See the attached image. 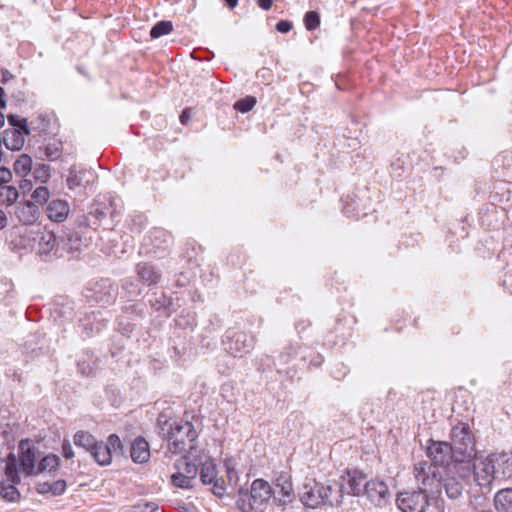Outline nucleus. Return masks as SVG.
<instances>
[{
    "label": "nucleus",
    "mask_w": 512,
    "mask_h": 512,
    "mask_svg": "<svg viewBox=\"0 0 512 512\" xmlns=\"http://www.w3.org/2000/svg\"><path fill=\"white\" fill-rule=\"evenodd\" d=\"M293 28V24L291 21L288 20H280L276 24V30L280 33H288Z\"/></svg>",
    "instance_id": "nucleus-56"
},
{
    "label": "nucleus",
    "mask_w": 512,
    "mask_h": 512,
    "mask_svg": "<svg viewBox=\"0 0 512 512\" xmlns=\"http://www.w3.org/2000/svg\"><path fill=\"white\" fill-rule=\"evenodd\" d=\"M272 496L270 484L262 479H255L250 489L240 488L236 506L241 512H252L265 505Z\"/></svg>",
    "instance_id": "nucleus-4"
},
{
    "label": "nucleus",
    "mask_w": 512,
    "mask_h": 512,
    "mask_svg": "<svg viewBox=\"0 0 512 512\" xmlns=\"http://www.w3.org/2000/svg\"><path fill=\"white\" fill-rule=\"evenodd\" d=\"M85 175V171L78 169L76 165H73L69 168V173L66 179V184L70 190H75L76 188L83 187V178Z\"/></svg>",
    "instance_id": "nucleus-35"
},
{
    "label": "nucleus",
    "mask_w": 512,
    "mask_h": 512,
    "mask_svg": "<svg viewBox=\"0 0 512 512\" xmlns=\"http://www.w3.org/2000/svg\"><path fill=\"white\" fill-rule=\"evenodd\" d=\"M15 215L24 225H32L39 219V206L32 201H25L16 206Z\"/></svg>",
    "instance_id": "nucleus-17"
},
{
    "label": "nucleus",
    "mask_w": 512,
    "mask_h": 512,
    "mask_svg": "<svg viewBox=\"0 0 512 512\" xmlns=\"http://www.w3.org/2000/svg\"><path fill=\"white\" fill-rule=\"evenodd\" d=\"M25 136L27 135L19 132V130L6 129L3 132L1 141L4 143L7 149L11 151H19L24 146Z\"/></svg>",
    "instance_id": "nucleus-25"
},
{
    "label": "nucleus",
    "mask_w": 512,
    "mask_h": 512,
    "mask_svg": "<svg viewBox=\"0 0 512 512\" xmlns=\"http://www.w3.org/2000/svg\"><path fill=\"white\" fill-rule=\"evenodd\" d=\"M60 464V458L56 454L49 453L40 458L38 465L36 466V475L48 472L53 474L57 471Z\"/></svg>",
    "instance_id": "nucleus-28"
},
{
    "label": "nucleus",
    "mask_w": 512,
    "mask_h": 512,
    "mask_svg": "<svg viewBox=\"0 0 512 512\" xmlns=\"http://www.w3.org/2000/svg\"><path fill=\"white\" fill-rule=\"evenodd\" d=\"M342 478L348 485L349 489L347 493L349 495L360 496L364 492L366 475L362 471L357 469H348Z\"/></svg>",
    "instance_id": "nucleus-18"
},
{
    "label": "nucleus",
    "mask_w": 512,
    "mask_h": 512,
    "mask_svg": "<svg viewBox=\"0 0 512 512\" xmlns=\"http://www.w3.org/2000/svg\"><path fill=\"white\" fill-rule=\"evenodd\" d=\"M332 492V486L324 485L315 479H307L302 486L299 498L302 504L308 508H317L320 505L333 506L329 500Z\"/></svg>",
    "instance_id": "nucleus-5"
},
{
    "label": "nucleus",
    "mask_w": 512,
    "mask_h": 512,
    "mask_svg": "<svg viewBox=\"0 0 512 512\" xmlns=\"http://www.w3.org/2000/svg\"><path fill=\"white\" fill-rule=\"evenodd\" d=\"M11 180L12 172L5 167H0V185H7Z\"/></svg>",
    "instance_id": "nucleus-55"
},
{
    "label": "nucleus",
    "mask_w": 512,
    "mask_h": 512,
    "mask_svg": "<svg viewBox=\"0 0 512 512\" xmlns=\"http://www.w3.org/2000/svg\"><path fill=\"white\" fill-rule=\"evenodd\" d=\"M97 442L98 441L95 439V437L86 431H78L74 435V444L77 447H81L90 453Z\"/></svg>",
    "instance_id": "nucleus-34"
},
{
    "label": "nucleus",
    "mask_w": 512,
    "mask_h": 512,
    "mask_svg": "<svg viewBox=\"0 0 512 512\" xmlns=\"http://www.w3.org/2000/svg\"><path fill=\"white\" fill-rule=\"evenodd\" d=\"M67 487V483L63 479H59L53 483H51V494L53 496H60L62 495Z\"/></svg>",
    "instance_id": "nucleus-54"
},
{
    "label": "nucleus",
    "mask_w": 512,
    "mask_h": 512,
    "mask_svg": "<svg viewBox=\"0 0 512 512\" xmlns=\"http://www.w3.org/2000/svg\"><path fill=\"white\" fill-rule=\"evenodd\" d=\"M38 250L45 261L50 260L52 256L59 258L58 236L52 231L42 232L38 242Z\"/></svg>",
    "instance_id": "nucleus-15"
},
{
    "label": "nucleus",
    "mask_w": 512,
    "mask_h": 512,
    "mask_svg": "<svg viewBox=\"0 0 512 512\" xmlns=\"http://www.w3.org/2000/svg\"><path fill=\"white\" fill-rule=\"evenodd\" d=\"M256 98L253 96H246L244 98H241L237 100L234 103V109L241 112V113H247L251 111L254 106L256 105Z\"/></svg>",
    "instance_id": "nucleus-45"
},
{
    "label": "nucleus",
    "mask_w": 512,
    "mask_h": 512,
    "mask_svg": "<svg viewBox=\"0 0 512 512\" xmlns=\"http://www.w3.org/2000/svg\"><path fill=\"white\" fill-rule=\"evenodd\" d=\"M121 288L127 297H136L141 294V288L131 278H124L121 280Z\"/></svg>",
    "instance_id": "nucleus-43"
},
{
    "label": "nucleus",
    "mask_w": 512,
    "mask_h": 512,
    "mask_svg": "<svg viewBox=\"0 0 512 512\" xmlns=\"http://www.w3.org/2000/svg\"><path fill=\"white\" fill-rule=\"evenodd\" d=\"M36 490L39 494L51 493V483L43 482L37 485Z\"/></svg>",
    "instance_id": "nucleus-60"
},
{
    "label": "nucleus",
    "mask_w": 512,
    "mask_h": 512,
    "mask_svg": "<svg viewBox=\"0 0 512 512\" xmlns=\"http://www.w3.org/2000/svg\"><path fill=\"white\" fill-rule=\"evenodd\" d=\"M130 457L134 463H145L150 458V445L148 441L142 437H136L130 445Z\"/></svg>",
    "instance_id": "nucleus-19"
},
{
    "label": "nucleus",
    "mask_w": 512,
    "mask_h": 512,
    "mask_svg": "<svg viewBox=\"0 0 512 512\" xmlns=\"http://www.w3.org/2000/svg\"><path fill=\"white\" fill-rule=\"evenodd\" d=\"M256 2L263 10H269L273 5V0H256Z\"/></svg>",
    "instance_id": "nucleus-62"
},
{
    "label": "nucleus",
    "mask_w": 512,
    "mask_h": 512,
    "mask_svg": "<svg viewBox=\"0 0 512 512\" xmlns=\"http://www.w3.org/2000/svg\"><path fill=\"white\" fill-rule=\"evenodd\" d=\"M5 475L13 484H19L21 479L18 470V461L13 453H9L6 458Z\"/></svg>",
    "instance_id": "nucleus-33"
},
{
    "label": "nucleus",
    "mask_w": 512,
    "mask_h": 512,
    "mask_svg": "<svg viewBox=\"0 0 512 512\" xmlns=\"http://www.w3.org/2000/svg\"><path fill=\"white\" fill-rule=\"evenodd\" d=\"M19 463L26 476H36V448L30 439H22L18 444Z\"/></svg>",
    "instance_id": "nucleus-9"
},
{
    "label": "nucleus",
    "mask_w": 512,
    "mask_h": 512,
    "mask_svg": "<svg viewBox=\"0 0 512 512\" xmlns=\"http://www.w3.org/2000/svg\"><path fill=\"white\" fill-rule=\"evenodd\" d=\"M295 354L296 348L294 347V345L289 344L285 346L278 356L279 363L281 365L288 364L290 360L295 356Z\"/></svg>",
    "instance_id": "nucleus-51"
},
{
    "label": "nucleus",
    "mask_w": 512,
    "mask_h": 512,
    "mask_svg": "<svg viewBox=\"0 0 512 512\" xmlns=\"http://www.w3.org/2000/svg\"><path fill=\"white\" fill-rule=\"evenodd\" d=\"M105 444L111 451L112 455L113 454L124 455V453H125L124 445L117 434L109 435L107 443H105Z\"/></svg>",
    "instance_id": "nucleus-44"
},
{
    "label": "nucleus",
    "mask_w": 512,
    "mask_h": 512,
    "mask_svg": "<svg viewBox=\"0 0 512 512\" xmlns=\"http://www.w3.org/2000/svg\"><path fill=\"white\" fill-rule=\"evenodd\" d=\"M90 454L101 466L109 465L112 461L111 451L103 441H98Z\"/></svg>",
    "instance_id": "nucleus-32"
},
{
    "label": "nucleus",
    "mask_w": 512,
    "mask_h": 512,
    "mask_svg": "<svg viewBox=\"0 0 512 512\" xmlns=\"http://www.w3.org/2000/svg\"><path fill=\"white\" fill-rule=\"evenodd\" d=\"M107 314L108 312L100 310L85 314V316L79 320V326L82 328L83 334L86 337H91L105 329L110 320Z\"/></svg>",
    "instance_id": "nucleus-10"
},
{
    "label": "nucleus",
    "mask_w": 512,
    "mask_h": 512,
    "mask_svg": "<svg viewBox=\"0 0 512 512\" xmlns=\"http://www.w3.org/2000/svg\"><path fill=\"white\" fill-rule=\"evenodd\" d=\"M149 239L155 247V253L164 252L170 248L173 237L170 232L163 228H155L150 232Z\"/></svg>",
    "instance_id": "nucleus-24"
},
{
    "label": "nucleus",
    "mask_w": 512,
    "mask_h": 512,
    "mask_svg": "<svg viewBox=\"0 0 512 512\" xmlns=\"http://www.w3.org/2000/svg\"><path fill=\"white\" fill-rule=\"evenodd\" d=\"M494 505L498 512H512V488L500 489L494 496Z\"/></svg>",
    "instance_id": "nucleus-27"
},
{
    "label": "nucleus",
    "mask_w": 512,
    "mask_h": 512,
    "mask_svg": "<svg viewBox=\"0 0 512 512\" xmlns=\"http://www.w3.org/2000/svg\"><path fill=\"white\" fill-rule=\"evenodd\" d=\"M311 325L309 320L301 319L295 323V329L301 335Z\"/></svg>",
    "instance_id": "nucleus-58"
},
{
    "label": "nucleus",
    "mask_w": 512,
    "mask_h": 512,
    "mask_svg": "<svg viewBox=\"0 0 512 512\" xmlns=\"http://www.w3.org/2000/svg\"><path fill=\"white\" fill-rule=\"evenodd\" d=\"M50 193L47 187L45 186H39L37 187L31 197L35 201V204L43 205L44 203L48 202Z\"/></svg>",
    "instance_id": "nucleus-50"
},
{
    "label": "nucleus",
    "mask_w": 512,
    "mask_h": 512,
    "mask_svg": "<svg viewBox=\"0 0 512 512\" xmlns=\"http://www.w3.org/2000/svg\"><path fill=\"white\" fill-rule=\"evenodd\" d=\"M304 25L308 31H313L320 26V14L317 11H308L304 15Z\"/></svg>",
    "instance_id": "nucleus-47"
},
{
    "label": "nucleus",
    "mask_w": 512,
    "mask_h": 512,
    "mask_svg": "<svg viewBox=\"0 0 512 512\" xmlns=\"http://www.w3.org/2000/svg\"><path fill=\"white\" fill-rule=\"evenodd\" d=\"M128 222L131 232L141 233L146 228L148 220L144 214L138 213L130 215Z\"/></svg>",
    "instance_id": "nucleus-40"
},
{
    "label": "nucleus",
    "mask_w": 512,
    "mask_h": 512,
    "mask_svg": "<svg viewBox=\"0 0 512 512\" xmlns=\"http://www.w3.org/2000/svg\"><path fill=\"white\" fill-rule=\"evenodd\" d=\"M173 30V24L171 21L162 20L157 22L150 30V36L153 39L160 38L164 35L169 34Z\"/></svg>",
    "instance_id": "nucleus-41"
},
{
    "label": "nucleus",
    "mask_w": 512,
    "mask_h": 512,
    "mask_svg": "<svg viewBox=\"0 0 512 512\" xmlns=\"http://www.w3.org/2000/svg\"><path fill=\"white\" fill-rule=\"evenodd\" d=\"M62 452H63V456L66 459H71V458L74 457V451H73L72 446H71L69 441H64L63 442V444H62Z\"/></svg>",
    "instance_id": "nucleus-57"
},
{
    "label": "nucleus",
    "mask_w": 512,
    "mask_h": 512,
    "mask_svg": "<svg viewBox=\"0 0 512 512\" xmlns=\"http://www.w3.org/2000/svg\"><path fill=\"white\" fill-rule=\"evenodd\" d=\"M189 119H190V111H189V109H184L180 115V122L182 124H187Z\"/></svg>",
    "instance_id": "nucleus-64"
},
{
    "label": "nucleus",
    "mask_w": 512,
    "mask_h": 512,
    "mask_svg": "<svg viewBox=\"0 0 512 512\" xmlns=\"http://www.w3.org/2000/svg\"><path fill=\"white\" fill-rule=\"evenodd\" d=\"M276 486L280 489L278 493L280 496L274 497V501L277 502L278 505L284 506L294 500L295 494L290 477L283 474L280 475L277 478Z\"/></svg>",
    "instance_id": "nucleus-20"
},
{
    "label": "nucleus",
    "mask_w": 512,
    "mask_h": 512,
    "mask_svg": "<svg viewBox=\"0 0 512 512\" xmlns=\"http://www.w3.org/2000/svg\"><path fill=\"white\" fill-rule=\"evenodd\" d=\"M191 481L192 480L190 478H186L184 474H180L179 472H176L171 476V483L177 488L190 489L192 488Z\"/></svg>",
    "instance_id": "nucleus-49"
},
{
    "label": "nucleus",
    "mask_w": 512,
    "mask_h": 512,
    "mask_svg": "<svg viewBox=\"0 0 512 512\" xmlns=\"http://www.w3.org/2000/svg\"><path fill=\"white\" fill-rule=\"evenodd\" d=\"M135 272L138 279L147 286L157 285L162 278V273L159 268L150 262H139L135 267Z\"/></svg>",
    "instance_id": "nucleus-13"
},
{
    "label": "nucleus",
    "mask_w": 512,
    "mask_h": 512,
    "mask_svg": "<svg viewBox=\"0 0 512 512\" xmlns=\"http://www.w3.org/2000/svg\"><path fill=\"white\" fill-rule=\"evenodd\" d=\"M8 124L12 127L10 130H19V132L30 135L31 131L28 127L27 119L16 114L7 116Z\"/></svg>",
    "instance_id": "nucleus-38"
},
{
    "label": "nucleus",
    "mask_w": 512,
    "mask_h": 512,
    "mask_svg": "<svg viewBox=\"0 0 512 512\" xmlns=\"http://www.w3.org/2000/svg\"><path fill=\"white\" fill-rule=\"evenodd\" d=\"M201 465L200 480L204 485L211 484L217 478V466L211 458L204 462L199 461Z\"/></svg>",
    "instance_id": "nucleus-30"
},
{
    "label": "nucleus",
    "mask_w": 512,
    "mask_h": 512,
    "mask_svg": "<svg viewBox=\"0 0 512 512\" xmlns=\"http://www.w3.org/2000/svg\"><path fill=\"white\" fill-rule=\"evenodd\" d=\"M43 157L48 161L58 160L63 153V143L59 139H48L43 143V146L39 148Z\"/></svg>",
    "instance_id": "nucleus-26"
},
{
    "label": "nucleus",
    "mask_w": 512,
    "mask_h": 512,
    "mask_svg": "<svg viewBox=\"0 0 512 512\" xmlns=\"http://www.w3.org/2000/svg\"><path fill=\"white\" fill-rule=\"evenodd\" d=\"M146 305L141 301H128L121 307V315L128 319L135 320L136 318H143L145 316Z\"/></svg>",
    "instance_id": "nucleus-29"
},
{
    "label": "nucleus",
    "mask_w": 512,
    "mask_h": 512,
    "mask_svg": "<svg viewBox=\"0 0 512 512\" xmlns=\"http://www.w3.org/2000/svg\"><path fill=\"white\" fill-rule=\"evenodd\" d=\"M189 284V278L184 274L180 273L175 281L177 287H185Z\"/></svg>",
    "instance_id": "nucleus-61"
},
{
    "label": "nucleus",
    "mask_w": 512,
    "mask_h": 512,
    "mask_svg": "<svg viewBox=\"0 0 512 512\" xmlns=\"http://www.w3.org/2000/svg\"><path fill=\"white\" fill-rule=\"evenodd\" d=\"M70 212L67 201L61 199H53L48 202L46 207L47 217L54 222H63L66 220Z\"/></svg>",
    "instance_id": "nucleus-21"
},
{
    "label": "nucleus",
    "mask_w": 512,
    "mask_h": 512,
    "mask_svg": "<svg viewBox=\"0 0 512 512\" xmlns=\"http://www.w3.org/2000/svg\"><path fill=\"white\" fill-rule=\"evenodd\" d=\"M116 329L124 336H130V334L134 331L136 324L131 320L125 317L124 315L119 314L116 318Z\"/></svg>",
    "instance_id": "nucleus-42"
},
{
    "label": "nucleus",
    "mask_w": 512,
    "mask_h": 512,
    "mask_svg": "<svg viewBox=\"0 0 512 512\" xmlns=\"http://www.w3.org/2000/svg\"><path fill=\"white\" fill-rule=\"evenodd\" d=\"M468 505L476 512L488 508L489 500L482 494H475L470 497Z\"/></svg>",
    "instance_id": "nucleus-46"
},
{
    "label": "nucleus",
    "mask_w": 512,
    "mask_h": 512,
    "mask_svg": "<svg viewBox=\"0 0 512 512\" xmlns=\"http://www.w3.org/2000/svg\"><path fill=\"white\" fill-rule=\"evenodd\" d=\"M34 178L42 183L47 182L50 178V167L46 164H40L34 170Z\"/></svg>",
    "instance_id": "nucleus-52"
},
{
    "label": "nucleus",
    "mask_w": 512,
    "mask_h": 512,
    "mask_svg": "<svg viewBox=\"0 0 512 512\" xmlns=\"http://www.w3.org/2000/svg\"><path fill=\"white\" fill-rule=\"evenodd\" d=\"M17 484L9 483L5 484L2 483L0 485V494L3 499H5L8 502H16L19 500L21 494L19 490L16 488Z\"/></svg>",
    "instance_id": "nucleus-39"
},
{
    "label": "nucleus",
    "mask_w": 512,
    "mask_h": 512,
    "mask_svg": "<svg viewBox=\"0 0 512 512\" xmlns=\"http://www.w3.org/2000/svg\"><path fill=\"white\" fill-rule=\"evenodd\" d=\"M222 344L227 353L241 358L253 350L255 337L245 331L230 328L226 330Z\"/></svg>",
    "instance_id": "nucleus-6"
},
{
    "label": "nucleus",
    "mask_w": 512,
    "mask_h": 512,
    "mask_svg": "<svg viewBox=\"0 0 512 512\" xmlns=\"http://www.w3.org/2000/svg\"><path fill=\"white\" fill-rule=\"evenodd\" d=\"M196 452H193V456L188 453H182L183 455L176 460L174 463V468L180 474H184L186 478H190L191 480L195 479L198 474V465L196 462H192L191 459L194 458L196 460Z\"/></svg>",
    "instance_id": "nucleus-23"
},
{
    "label": "nucleus",
    "mask_w": 512,
    "mask_h": 512,
    "mask_svg": "<svg viewBox=\"0 0 512 512\" xmlns=\"http://www.w3.org/2000/svg\"><path fill=\"white\" fill-rule=\"evenodd\" d=\"M450 440L454 462L469 465L476 455L475 438L469 425L466 423L455 425L451 430Z\"/></svg>",
    "instance_id": "nucleus-3"
},
{
    "label": "nucleus",
    "mask_w": 512,
    "mask_h": 512,
    "mask_svg": "<svg viewBox=\"0 0 512 512\" xmlns=\"http://www.w3.org/2000/svg\"><path fill=\"white\" fill-rule=\"evenodd\" d=\"M79 372L83 375L89 376L92 373V369L89 366H85L84 363H78Z\"/></svg>",
    "instance_id": "nucleus-63"
},
{
    "label": "nucleus",
    "mask_w": 512,
    "mask_h": 512,
    "mask_svg": "<svg viewBox=\"0 0 512 512\" xmlns=\"http://www.w3.org/2000/svg\"><path fill=\"white\" fill-rule=\"evenodd\" d=\"M33 187L32 181L29 179H22L19 183V188L23 194L29 192Z\"/></svg>",
    "instance_id": "nucleus-59"
},
{
    "label": "nucleus",
    "mask_w": 512,
    "mask_h": 512,
    "mask_svg": "<svg viewBox=\"0 0 512 512\" xmlns=\"http://www.w3.org/2000/svg\"><path fill=\"white\" fill-rule=\"evenodd\" d=\"M474 479L480 487H489L496 480L495 470L489 457L473 465Z\"/></svg>",
    "instance_id": "nucleus-14"
},
{
    "label": "nucleus",
    "mask_w": 512,
    "mask_h": 512,
    "mask_svg": "<svg viewBox=\"0 0 512 512\" xmlns=\"http://www.w3.org/2000/svg\"><path fill=\"white\" fill-rule=\"evenodd\" d=\"M84 245L81 236L72 230L63 231L58 235L59 258L79 252Z\"/></svg>",
    "instance_id": "nucleus-11"
},
{
    "label": "nucleus",
    "mask_w": 512,
    "mask_h": 512,
    "mask_svg": "<svg viewBox=\"0 0 512 512\" xmlns=\"http://www.w3.org/2000/svg\"><path fill=\"white\" fill-rule=\"evenodd\" d=\"M19 197L18 189L12 185H0V203L7 206L14 204Z\"/></svg>",
    "instance_id": "nucleus-36"
},
{
    "label": "nucleus",
    "mask_w": 512,
    "mask_h": 512,
    "mask_svg": "<svg viewBox=\"0 0 512 512\" xmlns=\"http://www.w3.org/2000/svg\"><path fill=\"white\" fill-rule=\"evenodd\" d=\"M497 479H505L512 474V456L508 453H492L489 456Z\"/></svg>",
    "instance_id": "nucleus-16"
},
{
    "label": "nucleus",
    "mask_w": 512,
    "mask_h": 512,
    "mask_svg": "<svg viewBox=\"0 0 512 512\" xmlns=\"http://www.w3.org/2000/svg\"><path fill=\"white\" fill-rule=\"evenodd\" d=\"M443 486L448 498L452 500L459 499L463 494V484L454 477L444 479L443 484L440 483L438 488Z\"/></svg>",
    "instance_id": "nucleus-31"
},
{
    "label": "nucleus",
    "mask_w": 512,
    "mask_h": 512,
    "mask_svg": "<svg viewBox=\"0 0 512 512\" xmlns=\"http://www.w3.org/2000/svg\"><path fill=\"white\" fill-rule=\"evenodd\" d=\"M158 433L168 441V452L173 455L196 452L198 437L194 425L189 421L169 419L164 413L157 418Z\"/></svg>",
    "instance_id": "nucleus-2"
},
{
    "label": "nucleus",
    "mask_w": 512,
    "mask_h": 512,
    "mask_svg": "<svg viewBox=\"0 0 512 512\" xmlns=\"http://www.w3.org/2000/svg\"><path fill=\"white\" fill-rule=\"evenodd\" d=\"M212 493L222 498L225 495V481L222 478H216L212 483Z\"/></svg>",
    "instance_id": "nucleus-53"
},
{
    "label": "nucleus",
    "mask_w": 512,
    "mask_h": 512,
    "mask_svg": "<svg viewBox=\"0 0 512 512\" xmlns=\"http://www.w3.org/2000/svg\"><path fill=\"white\" fill-rule=\"evenodd\" d=\"M430 442V445L427 447V455L434 463L429 464L435 469L437 476V466H448L451 462H454V453L449 442L433 440Z\"/></svg>",
    "instance_id": "nucleus-8"
},
{
    "label": "nucleus",
    "mask_w": 512,
    "mask_h": 512,
    "mask_svg": "<svg viewBox=\"0 0 512 512\" xmlns=\"http://www.w3.org/2000/svg\"><path fill=\"white\" fill-rule=\"evenodd\" d=\"M150 307L159 313L160 316L170 317L174 312H176V307L171 298L167 297L164 293L154 294L152 298L149 299Z\"/></svg>",
    "instance_id": "nucleus-22"
},
{
    "label": "nucleus",
    "mask_w": 512,
    "mask_h": 512,
    "mask_svg": "<svg viewBox=\"0 0 512 512\" xmlns=\"http://www.w3.org/2000/svg\"><path fill=\"white\" fill-rule=\"evenodd\" d=\"M32 169V158L28 154H22L14 163V171L17 175L26 176Z\"/></svg>",
    "instance_id": "nucleus-37"
},
{
    "label": "nucleus",
    "mask_w": 512,
    "mask_h": 512,
    "mask_svg": "<svg viewBox=\"0 0 512 512\" xmlns=\"http://www.w3.org/2000/svg\"><path fill=\"white\" fill-rule=\"evenodd\" d=\"M118 296V286L109 278L101 279L87 289L86 298L101 306L113 304Z\"/></svg>",
    "instance_id": "nucleus-7"
},
{
    "label": "nucleus",
    "mask_w": 512,
    "mask_h": 512,
    "mask_svg": "<svg viewBox=\"0 0 512 512\" xmlns=\"http://www.w3.org/2000/svg\"><path fill=\"white\" fill-rule=\"evenodd\" d=\"M159 509L155 502L140 501L131 505L127 512H156Z\"/></svg>",
    "instance_id": "nucleus-48"
},
{
    "label": "nucleus",
    "mask_w": 512,
    "mask_h": 512,
    "mask_svg": "<svg viewBox=\"0 0 512 512\" xmlns=\"http://www.w3.org/2000/svg\"><path fill=\"white\" fill-rule=\"evenodd\" d=\"M414 476L420 484L418 490L400 492L396 498L397 506L403 512H425L429 505L428 491H438L440 485L435 469L426 461L414 465Z\"/></svg>",
    "instance_id": "nucleus-1"
},
{
    "label": "nucleus",
    "mask_w": 512,
    "mask_h": 512,
    "mask_svg": "<svg viewBox=\"0 0 512 512\" xmlns=\"http://www.w3.org/2000/svg\"><path fill=\"white\" fill-rule=\"evenodd\" d=\"M363 493L372 503L378 506L384 503L390 496L387 484L380 480L366 481Z\"/></svg>",
    "instance_id": "nucleus-12"
}]
</instances>
